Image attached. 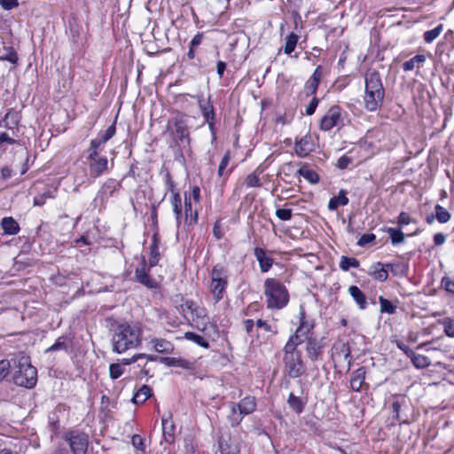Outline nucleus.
Masks as SVG:
<instances>
[{
  "label": "nucleus",
  "instance_id": "1",
  "mask_svg": "<svg viewBox=\"0 0 454 454\" xmlns=\"http://www.w3.org/2000/svg\"><path fill=\"white\" fill-rule=\"evenodd\" d=\"M142 331L139 325L129 323L118 325L114 329L112 342L114 351L123 353L141 345Z\"/></svg>",
  "mask_w": 454,
  "mask_h": 454
},
{
  "label": "nucleus",
  "instance_id": "2",
  "mask_svg": "<svg viewBox=\"0 0 454 454\" xmlns=\"http://www.w3.org/2000/svg\"><path fill=\"white\" fill-rule=\"evenodd\" d=\"M364 105L370 112L376 111L383 103L385 90L380 74L375 70H369L364 76Z\"/></svg>",
  "mask_w": 454,
  "mask_h": 454
},
{
  "label": "nucleus",
  "instance_id": "3",
  "mask_svg": "<svg viewBox=\"0 0 454 454\" xmlns=\"http://www.w3.org/2000/svg\"><path fill=\"white\" fill-rule=\"evenodd\" d=\"M12 362V381L15 385L32 388L37 382V371L31 363L29 357L20 356Z\"/></svg>",
  "mask_w": 454,
  "mask_h": 454
},
{
  "label": "nucleus",
  "instance_id": "4",
  "mask_svg": "<svg viewBox=\"0 0 454 454\" xmlns=\"http://www.w3.org/2000/svg\"><path fill=\"white\" fill-rule=\"evenodd\" d=\"M263 287L268 308L280 309L287 305L288 291L281 281L269 278L264 281Z\"/></svg>",
  "mask_w": 454,
  "mask_h": 454
},
{
  "label": "nucleus",
  "instance_id": "5",
  "mask_svg": "<svg viewBox=\"0 0 454 454\" xmlns=\"http://www.w3.org/2000/svg\"><path fill=\"white\" fill-rule=\"evenodd\" d=\"M167 131L177 145H190L188 118L185 115L178 114L170 119L167 124Z\"/></svg>",
  "mask_w": 454,
  "mask_h": 454
},
{
  "label": "nucleus",
  "instance_id": "6",
  "mask_svg": "<svg viewBox=\"0 0 454 454\" xmlns=\"http://www.w3.org/2000/svg\"><path fill=\"white\" fill-rule=\"evenodd\" d=\"M181 310L189 320L193 322L198 330L203 332L207 329L209 325V317L205 308L192 300H186L181 304Z\"/></svg>",
  "mask_w": 454,
  "mask_h": 454
},
{
  "label": "nucleus",
  "instance_id": "7",
  "mask_svg": "<svg viewBox=\"0 0 454 454\" xmlns=\"http://www.w3.org/2000/svg\"><path fill=\"white\" fill-rule=\"evenodd\" d=\"M284 372L290 378H298L305 373L306 367L300 351L291 350L290 346L284 347Z\"/></svg>",
  "mask_w": 454,
  "mask_h": 454
},
{
  "label": "nucleus",
  "instance_id": "8",
  "mask_svg": "<svg viewBox=\"0 0 454 454\" xmlns=\"http://www.w3.org/2000/svg\"><path fill=\"white\" fill-rule=\"evenodd\" d=\"M256 409V400L254 396H246L239 403H231V414L228 420L232 427L239 426L244 416L251 414Z\"/></svg>",
  "mask_w": 454,
  "mask_h": 454
},
{
  "label": "nucleus",
  "instance_id": "9",
  "mask_svg": "<svg viewBox=\"0 0 454 454\" xmlns=\"http://www.w3.org/2000/svg\"><path fill=\"white\" fill-rule=\"evenodd\" d=\"M210 292L215 302L220 301L227 286V270L224 266L216 264L210 273Z\"/></svg>",
  "mask_w": 454,
  "mask_h": 454
},
{
  "label": "nucleus",
  "instance_id": "10",
  "mask_svg": "<svg viewBox=\"0 0 454 454\" xmlns=\"http://www.w3.org/2000/svg\"><path fill=\"white\" fill-rule=\"evenodd\" d=\"M101 149L93 148L90 145L88 152V166L90 175L93 177H98L107 170L108 160L106 156L99 154Z\"/></svg>",
  "mask_w": 454,
  "mask_h": 454
},
{
  "label": "nucleus",
  "instance_id": "11",
  "mask_svg": "<svg viewBox=\"0 0 454 454\" xmlns=\"http://www.w3.org/2000/svg\"><path fill=\"white\" fill-rule=\"evenodd\" d=\"M200 199V190L194 186L190 194L184 195V215L185 222L188 225H193L198 221V210L193 209V203L198 204Z\"/></svg>",
  "mask_w": 454,
  "mask_h": 454
},
{
  "label": "nucleus",
  "instance_id": "12",
  "mask_svg": "<svg viewBox=\"0 0 454 454\" xmlns=\"http://www.w3.org/2000/svg\"><path fill=\"white\" fill-rule=\"evenodd\" d=\"M332 357L335 364L339 365L347 364L349 369L351 366L349 345L341 340L335 342L332 348Z\"/></svg>",
  "mask_w": 454,
  "mask_h": 454
},
{
  "label": "nucleus",
  "instance_id": "13",
  "mask_svg": "<svg viewBox=\"0 0 454 454\" xmlns=\"http://www.w3.org/2000/svg\"><path fill=\"white\" fill-rule=\"evenodd\" d=\"M66 438L74 454H86L89 443L86 434L72 431L67 434Z\"/></svg>",
  "mask_w": 454,
  "mask_h": 454
},
{
  "label": "nucleus",
  "instance_id": "14",
  "mask_svg": "<svg viewBox=\"0 0 454 454\" xmlns=\"http://www.w3.org/2000/svg\"><path fill=\"white\" fill-rule=\"evenodd\" d=\"M340 122V108L337 106H333L321 119L320 129L324 131H328L333 127L338 126Z\"/></svg>",
  "mask_w": 454,
  "mask_h": 454
},
{
  "label": "nucleus",
  "instance_id": "15",
  "mask_svg": "<svg viewBox=\"0 0 454 454\" xmlns=\"http://www.w3.org/2000/svg\"><path fill=\"white\" fill-rule=\"evenodd\" d=\"M219 449L222 454H239V439L230 434H223L219 440Z\"/></svg>",
  "mask_w": 454,
  "mask_h": 454
},
{
  "label": "nucleus",
  "instance_id": "16",
  "mask_svg": "<svg viewBox=\"0 0 454 454\" xmlns=\"http://www.w3.org/2000/svg\"><path fill=\"white\" fill-rule=\"evenodd\" d=\"M314 149L315 143L310 135L304 136L294 145L295 153L301 158L308 156Z\"/></svg>",
  "mask_w": 454,
  "mask_h": 454
},
{
  "label": "nucleus",
  "instance_id": "17",
  "mask_svg": "<svg viewBox=\"0 0 454 454\" xmlns=\"http://www.w3.org/2000/svg\"><path fill=\"white\" fill-rule=\"evenodd\" d=\"M115 134V126L114 124L110 125L105 131L100 132L95 139H92L90 141V146L93 148H99L101 147L110 139L112 138Z\"/></svg>",
  "mask_w": 454,
  "mask_h": 454
},
{
  "label": "nucleus",
  "instance_id": "18",
  "mask_svg": "<svg viewBox=\"0 0 454 454\" xmlns=\"http://www.w3.org/2000/svg\"><path fill=\"white\" fill-rule=\"evenodd\" d=\"M322 72L321 67H317L313 74L309 77V79L306 82L304 90L308 96L313 95L316 93L317 89L318 87L320 79H321Z\"/></svg>",
  "mask_w": 454,
  "mask_h": 454
},
{
  "label": "nucleus",
  "instance_id": "19",
  "mask_svg": "<svg viewBox=\"0 0 454 454\" xmlns=\"http://www.w3.org/2000/svg\"><path fill=\"white\" fill-rule=\"evenodd\" d=\"M254 254L257 259L262 272H267L273 264V260L266 254L264 249L261 247H255Z\"/></svg>",
  "mask_w": 454,
  "mask_h": 454
},
{
  "label": "nucleus",
  "instance_id": "20",
  "mask_svg": "<svg viewBox=\"0 0 454 454\" xmlns=\"http://www.w3.org/2000/svg\"><path fill=\"white\" fill-rule=\"evenodd\" d=\"M150 343L153 350L158 353L171 354L174 349L173 344L165 339L153 338Z\"/></svg>",
  "mask_w": 454,
  "mask_h": 454
},
{
  "label": "nucleus",
  "instance_id": "21",
  "mask_svg": "<svg viewBox=\"0 0 454 454\" xmlns=\"http://www.w3.org/2000/svg\"><path fill=\"white\" fill-rule=\"evenodd\" d=\"M321 345L316 337H309L307 340L306 352L311 361H316L321 353Z\"/></svg>",
  "mask_w": 454,
  "mask_h": 454
},
{
  "label": "nucleus",
  "instance_id": "22",
  "mask_svg": "<svg viewBox=\"0 0 454 454\" xmlns=\"http://www.w3.org/2000/svg\"><path fill=\"white\" fill-rule=\"evenodd\" d=\"M369 274L375 279L380 282L386 281L388 277L387 268L381 262H376L370 268Z\"/></svg>",
  "mask_w": 454,
  "mask_h": 454
},
{
  "label": "nucleus",
  "instance_id": "23",
  "mask_svg": "<svg viewBox=\"0 0 454 454\" xmlns=\"http://www.w3.org/2000/svg\"><path fill=\"white\" fill-rule=\"evenodd\" d=\"M314 328V323L312 321H308L305 318V313L303 310H301L300 312V325L296 329L298 333H301L303 334V336H306L307 340L309 339V337L312 336V330Z\"/></svg>",
  "mask_w": 454,
  "mask_h": 454
},
{
  "label": "nucleus",
  "instance_id": "24",
  "mask_svg": "<svg viewBox=\"0 0 454 454\" xmlns=\"http://www.w3.org/2000/svg\"><path fill=\"white\" fill-rule=\"evenodd\" d=\"M137 279L145 286L149 288L156 287L157 283L155 280L152 279L146 271L145 264H143V267L140 269H137L135 272Z\"/></svg>",
  "mask_w": 454,
  "mask_h": 454
},
{
  "label": "nucleus",
  "instance_id": "25",
  "mask_svg": "<svg viewBox=\"0 0 454 454\" xmlns=\"http://www.w3.org/2000/svg\"><path fill=\"white\" fill-rule=\"evenodd\" d=\"M425 61L426 56L423 54H418L411 58V59L405 61L403 64V69L405 72L412 71L414 68L419 69Z\"/></svg>",
  "mask_w": 454,
  "mask_h": 454
},
{
  "label": "nucleus",
  "instance_id": "26",
  "mask_svg": "<svg viewBox=\"0 0 454 454\" xmlns=\"http://www.w3.org/2000/svg\"><path fill=\"white\" fill-rule=\"evenodd\" d=\"M365 372L363 368H359L352 373L350 379V387L354 391H359L364 380Z\"/></svg>",
  "mask_w": 454,
  "mask_h": 454
},
{
  "label": "nucleus",
  "instance_id": "27",
  "mask_svg": "<svg viewBox=\"0 0 454 454\" xmlns=\"http://www.w3.org/2000/svg\"><path fill=\"white\" fill-rule=\"evenodd\" d=\"M160 361L168 366H176L188 370L192 368V363L182 358L162 357Z\"/></svg>",
  "mask_w": 454,
  "mask_h": 454
},
{
  "label": "nucleus",
  "instance_id": "28",
  "mask_svg": "<svg viewBox=\"0 0 454 454\" xmlns=\"http://www.w3.org/2000/svg\"><path fill=\"white\" fill-rule=\"evenodd\" d=\"M348 203V198L346 196V192L343 190L339 192L338 196L333 197L329 203L328 208L331 211L337 209L340 206H346Z\"/></svg>",
  "mask_w": 454,
  "mask_h": 454
},
{
  "label": "nucleus",
  "instance_id": "29",
  "mask_svg": "<svg viewBox=\"0 0 454 454\" xmlns=\"http://www.w3.org/2000/svg\"><path fill=\"white\" fill-rule=\"evenodd\" d=\"M151 395V387L146 385H144L134 395L132 401L136 404L144 403Z\"/></svg>",
  "mask_w": 454,
  "mask_h": 454
},
{
  "label": "nucleus",
  "instance_id": "30",
  "mask_svg": "<svg viewBox=\"0 0 454 454\" xmlns=\"http://www.w3.org/2000/svg\"><path fill=\"white\" fill-rule=\"evenodd\" d=\"M1 225L4 233L10 235L18 233L20 230L18 223L12 217H4L2 220Z\"/></svg>",
  "mask_w": 454,
  "mask_h": 454
},
{
  "label": "nucleus",
  "instance_id": "31",
  "mask_svg": "<svg viewBox=\"0 0 454 454\" xmlns=\"http://www.w3.org/2000/svg\"><path fill=\"white\" fill-rule=\"evenodd\" d=\"M171 205H172L173 212L176 215L177 225H179L181 223V217H182V199H181V196L177 192H175L172 194Z\"/></svg>",
  "mask_w": 454,
  "mask_h": 454
},
{
  "label": "nucleus",
  "instance_id": "32",
  "mask_svg": "<svg viewBox=\"0 0 454 454\" xmlns=\"http://www.w3.org/2000/svg\"><path fill=\"white\" fill-rule=\"evenodd\" d=\"M348 293L358 304L360 309H364L366 306V298L362 291L356 286H351L348 288Z\"/></svg>",
  "mask_w": 454,
  "mask_h": 454
},
{
  "label": "nucleus",
  "instance_id": "33",
  "mask_svg": "<svg viewBox=\"0 0 454 454\" xmlns=\"http://www.w3.org/2000/svg\"><path fill=\"white\" fill-rule=\"evenodd\" d=\"M305 340H307L306 336H303V334L295 331V333L289 338L285 347L290 346L291 350L298 351L297 347Z\"/></svg>",
  "mask_w": 454,
  "mask_h": 454
},
{
  "label": "nucleus",
  "instance_id": "34",
  "mask_svg": "<svg viewBox=\"0 0 454 454\" xmlns=\"http://www.w3.org/2000/svg\"><path fill=\"white\" fill-rule=\"evenodd\" d=\"M230 160H231L230 152H226L219 164V167H218L217 174H218L219 177L226 178L231 172V168L226 170V168L230 163Z\"/></svg>",
  "mask_w": 454,
  "mask_h": 454
},
{
  "label": "nucleus",
  "instance_id": "35",
  "mask_svg": "<svg viewBox=\"0 0 454 454\" xmlns=\"http://www.w3.org/2000/svg\"><path fill=\"white\" fill-rule=\"evenodd\" d=\"M298 173L300 176H303L311 184H317L319 180L318 175L312 169L302 166L299 168Z\"/></svg>",
  "mask_w": 454,
  "mask_h": 454
},
{
  "label": "nucleus",
  "instance_id": "36",
  "mask_svg": "<svg viewBox=\"0 0 454 454\" xmlns=\"http://www.w3.org/2000/svg\"><path fill=\"white\" fill-rule=\"evenodd\" d=\"M175 426L168 419H162V433L166 441L170 442L173 439Z\"/></svg>",
  "mask_w": 454,
  "mask_h": 454
},
{
  "label": "nucleus",
  "instance_id": "37",
  "mask_svg": "<svg viewBox=\"0 0 454 454\" xmlns=\"http://www.w3.org/2000/svg\"><path fill=\"white\" fill-rule=\"evenodd\" d=\"M412 364L417 368H425L430 364V360L428 357L423 355L415 354L413 351H411V356Z\"/></svg>",
  "mask_w": 454,
  "mask_h": 454
},
{
  "label": "nucleus",
  "instance_id": "38",
  "mask_svg": "<svg viewBox=\"0 0 454 454\" xmlns=\"http://www.w3.org/2000/svg\"><path fill=\"white\" fill-rule=\"evenodd\" d=\"M299 36L295 33L289 34L286 38L284 51L286 54H291L298 43Z\"/></svg>",
  "mask_w": 454,
  "mask_h": 454
},
{
  "label": "nucleus",
  "instance_id": "39",
  "mask_svg": "<svg viewBox=\"0 0 454 454\" xmlns=\"http://www.w3.org/2000/svg\"><path fill=\"white\" fill-rule=\"evenodd\" d=\"M359 267V262L354 257H347V256H341L340 262V268L347 271L350 268H358Z\"/></svg>",
  "mask_w": 454,
  "mask_h": 454
},
{
  "label": "nucleus",
  "instance_id": "40",
  "mask_svg": "<svg viewBox=\"0 0 454 454\" xmlns=\"http://www.w3.org/2000/svg\"><path fill=\"white\" fill-rule=\"evenodd\" d=\"M184 338L205 348H207L209 346L208 342L203 337L192 332L185 333Z\"/></svg>",
  "mask_w": 454,
  "mask_h": 454
},
{
  "label": "nucleus",
  "instance_id": "41",
  "mask_svg": "<svg viewBox=\"0 0 454 454\" xmlns=\"http://www.w3.org/2000/svg\"><path fill=\"white\" fill-rule=\"evenodd\" d=\"M287 403L289 406L296 412L301 413L303 410L304 404L302 401L298 397L295 396L293 393H290Z\"/></svg>",
  "mask_w": 454,
  "mask_h": 454
},
{
  "label": "nucleus",
  "instance_id": "42",
  "mask_svg": "<svg viewBox=\"0 0 454 454\" xmlns=\"http://www.w3.org/2000/svg\"><path fill=\"white\" fill-rule=\"evenodd\" d=\"M199 104L207 122L211 125L210 121L214 119L213 106L208 103L203 102L202 100H200Z\"/></svg>",
  "mask_w": 454,
  "mask_h": 454
},
{
  "label": "nucleus",
  "instance_id": "43",
  "mask_svg": "<svg viewBox=\"0 0 454 454\" xmlns=\"http://www.w3.org/2000/svg\"><path fill=\"white\" fill-rule=\"evenodd\" d=\"M435 218L441 223H445L450 219V214L442 206L436 205L434 207Z\"/></svg>",
  "mask_w": 454,
  "mask_h": 454
},
{
  "label": "nucleus",
  "instance_id": "44",
  "mask_svg": "<svg viewBox=\"0 0 454 454\" xmlns=\"http://www.w3.org/2000/svg\"><path fill=\"white\" fill-rule=\"evenodd\" d=\"M387 232L390 236L391 241L393 245L403 243L404 240L403 233L397 229L395 228H387Z\"/></svg>",
  "mask_w": 454,
  "mask_h": 454
},
{
  "label": "nucleus",
  "instance_id": "45",
  "mask_svg": "<svg viewBox=\"0 0 454 454\" xmlns=\"http://www.w3.org/2000/svg\"><path fill=\"white\" fill-rule=\"evenodd\" d=\"M442 31V25H438L436 27H434L431 30L426 31L424 33V40L427 43H430L440 35Z\"/></svg>",
  "mask_w": 454,
  "mask_h": 454
},
{
  "label": "nucleus",
  "instance_id": "46",
  "mask_svg": "<svg viewBox=\"0 0 454 454\" xmlns=\"http://www.w3.org/2000/svg\"><path fill=\"white\" fill-rule=\"evenodd\" d=\"M380 304V312L381 313H388L393 314L395 311V306L392 304V302L384 297L380 296L379 298Z\"/></svg>",
  "mask_w": 454,
  "mask_h": 454
},
{
  "label": "nucleus",
  "instance_id": "47",
  "mask_svg": "<svg viewBox=\"0 0 454 454\" xmlns=\"http://www.w3.org/2000/svg\"><path fill=\"white\" fill-rule=\"evenodd\" d=\"M122 373H123L122 364H118V363L110 364L109 374H110L111 379L116 380L119 377H121Z\"/></svg>",
  "mask_w": 454,
  "mask_h": 454
},
{
  "label": "nucleus",
  "instance_id": "48",
  "mask_svg": "<svg viewBox=\"0 0 454 454\" xmlns=\"http://www.w3.org/2000/svg\"><path fill=\"white\" fill-rule=\"evenodd\" d=\"M12 367V360H1L0 361V381H2L7 374L10 372L11 368Z\"/></svg>",
  "mask_w": 454,
  "mask_h": 454
},
{
  "label": "nucleus",
  "instance_id": "49",
  "mask_svg": "<svg viewBox=\"0 0 454 454\" xmlns=\"http://www.w3.org/2000/svg\"><path fill=\"white\" fill-rule=\"evenodd\" d=\"M244 183L247 187H260L262 184L258 175L254 172L249 174Z\"/></svg>",
  "mask_w": 454,
  "mask_h": 454
},
{
  "label": "nucleus",
  "instance_id": "50",
  "mask_svg": "<svg viewBox=\"0 0 454 454\" xmlns=\"http://www.w3.org/2000/svg\"><path fill=\"white\" fill-rule=\"evenodd\" d=\"M386 267L390 270V271L394 274H405L407 272L408 267L403 263H396V264H386Z\"/></svg>",
  "mask_w": 454,
  "mask_h": 454
},
{
  "label": "nucleus",
  "instance_id": "51",
  "mask_svg": "<svg viewBox=\"0 0 454 454\" xmlns=\"http://www.w3.org/2000/svg\"><path fill=\"white\" fill-rule=\"evenodd\" d=\"M133 447L142 452L145 451V440L139 434H134L131 438Z\"/></svg>",
  "mask_w": 454,
  "mask_h": 454
},
{
  "label": "nucleus",
  "instance_id": "52",
  "mask_svg": "<svg viewBox=\"0 0 454 454\" xmlns=\"http://www.w3.org/2000/svg\"><path fill=\"white\" fill-rule=\"evenodd\" d=\"M67 349L66 338L61 336L56 342L46 349V352Z\"/></svg>",
  "mask_w": 454,
  "mask_h": 454
},
{
  "label": "nucleus",
  "instance_id": "53",
  "mask_svg": "<svg viewBox=\"0 0 454 454\" xmlns=\"http://www.w3.org/2000/svg\"><path fill=\"white\" fill-rule=\"evenodd\" d=\"M444 332L449 337H454V319L445 318L442 321Z\"/></svg>",
  "mask_w": 454,
  "mask_h": 454
},
{
  "label": "nucleus",
  "instance_id": "54",
  "mask_svg": "<svg viewBox=\"0 0 454 454\" xmlns=\"http://www.w3.org/2000/svg\"><path fill=\"white\" fill-rule=\"evenodd\" d=\"M276 215L283 221H288L292 218V210L287 208H279L277 209Z\"/></svg>",
  "mask_w": 454,
  "mask_h": 454
},
{
  "label": "nucleus",
  "instance_id": "55",
  "mask_svg": "<svg viewBox=\"0 0 454 454\" xmlns=\"http://www.w3.org/2000/svg\"><path fill=\"white\" fill-rule=\"evenodd\" d=\"M376 239V236L372 233H367L361 236L359 240L357 241V245L360 247L365 246L373 242Z\"/></svg>",
  "mask_w": 454,
  "mask_h": 454
},
{
  "label": "nucleus",
  "instance_id": "56",
  "mask_svg": "<svg viewBox=\"0 0 454 454\" xmlns=\"http://www.w3.org/2000/svg\"><path fill=\"white\" fill-rule=\"evenodd\" d=\"M410 223H411L410 215L406 212H401L398 216L397 223L400 226H403L409 224Z\"/></svg>",
  "mask_w": 454,
  "mask_h": 454
},
{
  "label": "nucleus",
  "instance_id": "57",
  "mask_svg": "<svg viewBox=\"0 0 454 454\" xmlns=\"http://www.w3.org/2000/svg\"><path fill=\"white\" fill-rule=\"evenodd\" d=\"M0 60H7L12 64H15L18 61V56L15 51L11 50L7 54L0 56Z\"/></svg>",
  "mask_w": 454,
  "mask_h": 454
},
{
  "label": "nucleus",
  "instance_id": "58",
  "mask_svg": "<svg viewBox=\"0 0 454 454\" xmlns=\"http://www.w3.org/2000/svg\"><path fill=\"white\" fill-rule=\"evenodd\" d=\"M160 259V252L153 249H150L149 264L150 267L155 266Z\"/></svg>",
  "mask_w": 454,
  "mask_h": 454
},
{
  "label": "nucleus",
  "instance_id": "59",
  "mask_svg": "<svg viewBox=\"0 0 454 454\" xmlns=\"http://www.w3.org/2000/svg\"><path fill=\"white\" fill-rule=\"evenodd\" d=\"M318 102L319 100L316 97H314L310 101L309 105L306 108V114L312 115L316 111Z\"/></svg>",
  "mask_w": 454,
  "mask_h": 454
},
{
  "label": "nucleus",
  "instance_id": "60",
  "mask_svg": "<svg viewBox=\"0 0 454 454\" xmlns=\"http://www.w3.org/2000/svg\"><path fill=\"white\" fill-rule=\"evenodd\" d=\"M0 5L5 10H11L18 5V0H0Z\"/></svg>",
  "mask_w": 454,
  "mask_h": 454
},
{
  "label": "nucleus",
  "instance_id": "61",
  "mask_svg": "<svg viewBox=\"0 0 454 454\" xmlns=\"http://www.w3.org/2000/svg\"><path fill=\"white\" fill-rule=\"evenodd\" d=\"M442 285L444 286L446 291L454 294V279L444 278L442 279Z\"/></svg>",
  "mask_w": 454,
  "mask_h": 454
},
{
  "label": "nucleus",
  "instance_id": "62",
  "mask_svg": "<svg viewBox=\"0 0 454 454\" xmlns=\"http://www.w3.org/2000/svg\"><path fill=\"white\" fill-rule=\"evenodd\" d=\"M351 163V159L347 156H342L338 160L337 166L338 168L344 169L348 167V165Z\"/></svg>",
  "mask_w": 454,
  "mask_h": 454
},
{
  "label": "nucleus",
  "instance_id": "63",
  "mask_svg": "<svg viewBox=\"0 0 454 454\" xmlns=\"http://www.w3.org/2000/svg\"><path fill=\"white\" fill-rule=\"evenodd\" d=\"M14 142H15V140L13 138H12L8 134H6L4 132L0 134V146L4 143L12 145Z\"/></svg>",
  "mask_w": 454,
  "mask_h": 454
},
{
  "label": "nucleus",
  "instance_id": "64",
  "mask_svg": "<svg viewBox=\"0 0 454 454\" xmlns=\"http://www.w3.org/2000/svg\"><path fill=\"white\" fill-rule=\"evenodd\" d=\"M445 240H446V237L442 233L439 232V233L434 234V242L436 246H441V245L444 244Z\"/></svg>",
  "mask_w": 454,
  "mask_h": 454
}]
</instances>
